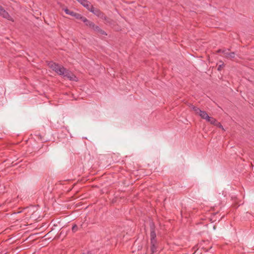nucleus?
<instances>
[{
  "label": "nucleus",
  "mask_w": 254,
  "mask_h": 254,
  "mask_svg": "<svg viewBox=\"0 0 254 254\" xmlns=\"http://www.w3.org/2000/svg\"><path fill=\"white\" fill-rule=\"evenodd\" d=\"M48 65L49 67L58 74L62 75V74L64 73L65 68L62 65L56 64L53 62H49Z\"/></svg>",
  "instance_id": "1"
},
{
  "label": "nucleus",
  "mask_w": 254,
  "mask_h": 254,
  "mask_svg": "<svg viewBox=\"0 0 254 254\" xmlns=\"http://www.w3.org/2000/svg\"><path fill=\"white\" fill-rule=\"evenodd\" d=\"M88 10L98 17L104 19H106L107 17L104 13L100 11L99 9L95 8L92 5L90 6Z\"/></svg>",
  "instance_id": "2"
},
{
  "label": "nucleus",
  "mask_w": 254,
  "mask_h": 254,
  "mask_svg": "<svg viewBox=\"0 0 254 254\" xmlns=\"http://www.w3.org/2000/svg\"><path fill=\"white\" fill-rule=\"evenodd\" d=\"M0 15L8 20L14 21L13 19L1 5H0Z\"/></svg>",
  "instance_id": "3"
},
{
  "label": "nucleus",
  "mask_w": 254,
  "mask_h": 254,
  "mask_svg": "<svg viewBox=\"0 0 254 254\" xmlns=\"http://www.w3.org/2000/svg\"><path fill=\"white\" fill-rule=\"evenodd\" d=\"M62 75L67 77L70 80H76V76L73 74L70 73L68 70H66L65 68L64 69V73L62 74Z\"/></svg>",
  "instance_id": "4"
},
{
  "label": "nucleus",
  "mask_w": 254,
  "mask_h": 254,
  "mask_svg": "<svg viewBox=\"0 0 254 254\" xmlns=\"http://www.w3.org/2000/svg\"><path fill=\"white\" fill-rule=\"evenodd\" d=\"M156 233L155 231L154 228L153 227H151V230H150V241L151 243H153L156 242Z\"/></svg>",
  "instance_id": "5"
},
{
  "label": "nucleus",
  "mask_w": 254,
  "mask_h": 254,
  "mask_svg": "<svg viewBox=\"0 0 254 254\" xmlns=\"http://www.w3.org/2000/svg\"><path fill=\"white\" fill-rule=\"evenodd\" d=\"M82 21L85 23V24L86 26H88L91 28H94V27H95L94 23L93 22H92V21H90V20L87 19L86 17H84V18H83Z\"/></svg>",
  "instance_id": "6"
},
{
  "label": "nucleus",
  "mask_w": 254,
  "mask_h": 254,
  "mask_svg": "<svg viewBox=\"0 0 254 254\" xmlns=\"http://www.w3.org/2000/svg\"><path fill=\"white\" fill-rule=\"evenodd\" d=\"M198 115L203 119L205 120L206 121L207 120L209 116L207 115V113L205 111H201L200 112Z\"/></svg>",
  "instance_id": "7"
},
{
  "label": "nucleus",
  "mask_w": 254,
  "mask_h": 254,
  "mask_svg": "<svg viewBox=\"0 0 254 254\" xmlns=\"http://www.w3.org/2000/svg\"><path fill=\"white\" fill-rule=\"evenodd\" d=\"M223 53H224V56L227 58L232 59L235 57L234 53L225 52V51H223Z\"/></svg>",
  "instance_id": "8"
},
{
  "label": "nucleus",
  "mask_w": 254,
  "mask_h": 254,
  "mask_svg": "<svg viewBox=\"0 0 254 254\" xmlns=\"http://www.w3.org/2000/svg\"><path fill=\"white\" fill-rule=\"evenodd\" d=\"M156 242L153 243H151V248L150 250L151 252V254H154L157 252V247L156 246Z\"/></svg>",
  "instance_id": "9"
},
{
  "label": "nucleus",
  "mask_w": 254,
  "mask_h": 254,
  "mask_svg": "<svg viewBox=\"0 0 254 254\" xmlns=\"http://www.w3.org/2000/svg\"><path fill=\"white\" fill-rule=\"evenodd\" d=\"M206 121L209 122L211 124L214 125H215V124L217 122V121H216V119H215L214 118H213L212 117H210L209 116L208 118V119L206 120Z\"/></svg>",
  "instance_id": "10"
},
{
  "label": "nucleus",
  "mask_w": 254,
  "mask_h": 254,
  "mask_svg": "<svg viewBox=\"0 0 254 254\" xmlns=\"http://www.w3.org/2000/svg\"><path fill=\"white\" fill-rule=\"evenodd\" d=\"M190 107L195 112L196 114L198 115L200 112L201 111V110L200 109L193 105H191Z\"/></svg>",
  "instance_id": "11"
},
{
  "label": "nucleus",
  "mask_w": 254,
  "mask_h": 254,
  "mask_svg": "<svg viewBox=\"0 0 254 254\" xmlns=\"http://www.w3.org/2000/svg\"><path fill=\"white\" fill-rule=\"evenodd\" d=\"M64 12L67 14H68V15H70L72 16H74V14H75V12L72 11H70V10L68 9L67 8H65L64 9Z\"/></svg>",
  "instance_id": "12"
},
{
  "label": "nucleus",
  "mask_w": 254,
  "mask_h": 254,
  "mask_svg": "<svg viewBox=\"0 0 254 254\" xmlns=\"http://www.w3.org/2000/svg\"><path fill=\"white\" fill-rule=\"evenodd\" d=\"M73 17H74L75 18H76L77 19H80L82 21H83V18H84L85 17L82 16L81 14L77 13H75Z\"/></svg>",
  "instance_id": "13"
},
{
  "label": "nucleus",
  "mask_w": 254,
  "mask_h": 254,
  "mask_svg": "<svg viewBox=\"0 0 254 254\" xmlns=\"http://www.w3.org/2000/svg\"><path fill=\"white\" fill-rule=\"evenodd\" d=\"M215 126H216V127L221 128L222 130H224V129L222 125L220 123L217 122Z\"/></svg>",
  "instance_id": "14"
},
{
  "label": "nucleus",
  "mask_w": 254,
  "mask_h": 254,
  "mask_svg": "<svg viewBox=\"0 0 254 254\" xmlns=\"http://www.w3.org/2000/svg\"><path fill=\"white\" fill-rule=\"evenodd\" d=\"M92 29H94L95 31H97L98 32H102V30L99 28V27L95 26V25L94 28H92Z\"/></svg>",
  "instance_id": "15"
},
{
  "label": "nucleus",
  "mask_w": 254,
  "mask_h": 254,
  "mask_svg": "<svg viewBox=\"0 0 254 254\" xmlns=\"http://www.w3.org/2000/svg\"><path fill=\"white\" fill-rule=\"evenodd\" d=\"M72 230L73 232H75L77 230V226L75 224L72 226Z\"/></svg>",
  "instance_id": "16"
},
{
  "label": "nucleus",
  "mask_w": 254,
  "mask_h": 254,
  "mask_svg": "<svg viewBox=\"0 0 254 254\" xmlns=\"http://www.w3.org/2000/svg\"><path fill=\"white\" fill-rule=\"evenodd\" d=\"M224 66V64H220L218 67V70H221V69L223 68V67Z\"/></svg>",
  "instance_id": "17"
},
{
  "label": "nucleus",
  "mask_w": 254,
  "mask_h": 254,
  "mask_svg": "<svg viewBox=\"0 0 254 254\" xmlns=\"http://www.w3.org/2000/svg\"><path fill=\"white\" fill-rule=\"evenodd\" d=\"M221 52V50H218V52H219H219Z\"/></svg>",
  "instance_id": "18"
}]
</instances>
